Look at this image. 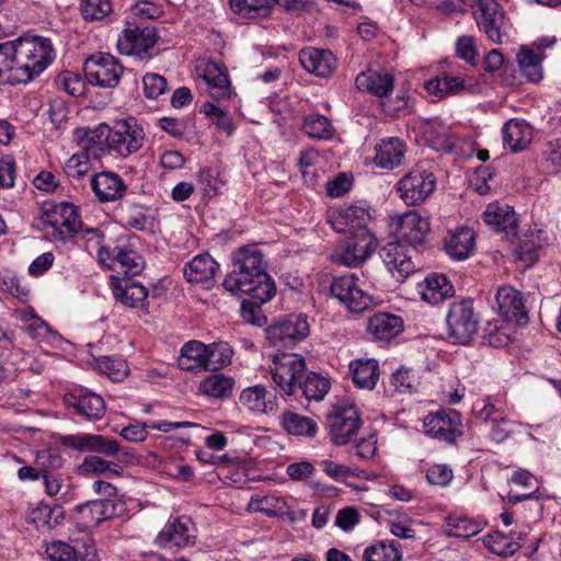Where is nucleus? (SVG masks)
I'll use <instances>...</instances> for the list:
<instances>
[{
    "instance_id": "1",
    "label": "nucleus",
    "mask_w": 561,
    "mask_h": 561,
    "mask_svg": "<svg viewBox=\"0 0 561 561\" xmlns=\"http://www.w3.org/2000/svg\"><path fill=\"white\" fill-rule=\"evenodd\" d=\"M232 271L224 279V288L236 296L247 295L242 300L243 319L252 324L262 325L265 317L260 316L261 305L270 301L276 286L266 273L262 251L242 247L232 253Z\"/></svg>"
},
{
    "instance_id": "2",
    "label": "nucleus",
    "mask_w": 561,
    "mask_h": 561,
    "mask_svg": "<svg viewBox=\"0 0 561 561\" xmlns=\"http://www.w3.org/2000/svg\"><path fill=\"white\" fill-rule=\"evenodd\" d=\"M59 443L73 451L94 454L87 456L79 465L80 474L112 478L122 477L124 473L119 462L128 456V453L116 439L99 434L79 433L64 435Z\"/></svg>"
},
{
    "instance_id": "3",
    "label": "nucleus",
    "mask_w": 561,
    "mask_h": 561,
    "mask_svg": "<svg viewBox=\"0 0 561 561\" xmlns=\"http://www.w3.org/2000/svg\"><path fill=\"white\" fill-rule=\"evenodd\" d=\"M37 230H41L48 240L70 242L82 230L79 207L69 202H43Z\"/></svg>"
},
{
    "instance_id": "4",
    "label": "nucleus",
    "mask_w": 561,
    "mask_h": 561,
    "mask_svg": "<svg viewBox=\"0 0 561 561\" xmlns=\"http://www.w3.org/2000/svg\"><path fill=\"white\" fill-rule=\"evenodd\" d=\"M477 9L474 20L478 28L496 45L507 43L512 23L496 0H473Z\"/></svg>"
},
{
    "instance_id": "5",
    "label": "nucleus",
    "mask_w": 561,
    "mask_h": 561,
    "mask_svg": "<svg viewBox=\"0 0 561 561\" xmlns=\"http://www.w3.org/2000/svg\"><path fill=\"white\" fill-rule=\"evenodd\" d=\"M437 179L430 168L416 164L397 184L399 197L408 206L424 203L435 191Z\"/></svg>"
},
{
    "instance_id": "6",
    "label": "nucleus",
    "mask_w": 561,
    "mask_h": 561,
    "mask_svg": "<svg viewBox=\"0 0 561 561\" xmlns=\"http://www.w3.org/2000/svg\"><path fill=\"white\" fill-rule=\"evenodd\" d=\"M449 336L459 344H469L478 333L480 318L470 298L454 301L446 316Z\"/></svg>"
},
{
    "instance_id": "7",
    "label": "nucleus",
    "mask_w": 561,
    "mask_h": 561,
    "mask_svg": "<svg viewBox=\"0 0 561 561\" xmlns=\"http://www.w3.org/2000/svg\"><path fill=\"white\" fill-rule=\"evenodd\" d=\"M157 30L150 25H135L123 31L117 39V49L122 55L138 59H150L156 55Z\"/></svg>"
},
{
    "instance_id": "8",
    "label": "nucleus",
    "mask_w": 561,
    "mask_h": 561,
    "mask_svg": "<svg viewBox=\"0 0 561 561\" xmlns=\"http://www.w3.org/2000/svg\"><path fill=\"white\" fill-rule=\"evenodd\" d=\"M354 274L334 277L330 285L332 297L337 299L350 312L363 313L375 305L371 295L358 286Z\"/></svg>"
},
{
    "instance_id": "9",
    "label": "nucleus",
    "mask_w": 561,
    "mask_h": 561,
    "mask_svg": "<svg viewBox=\"0 0 561 561\" xmlns=\"http://www.w3.org/2000/svg\"><path fill=\"white\" fill-rule=\"evenodd\" d=\"M88 83L100 88H115L124 72V67L110 55L99 53L90 56L83 66Z\"/></svg>"
},
{
    "instance_id": "10",
    "label": "nucleus",
    "mask_w": 561,
    "mask_h": 561,
    "mask_svg": "<svg viewBox=\"0 0 561 561\" xmlns=\"http://www.w3.org/2000/svg\"><path fill=\"white\" fill-rule=\"evenodd\" d=\"M327 425L331 440L339 446L346 445L357 434L362 420L353 404L334 407L327 415Z\"/></svg>"
},
{
    "instance_id": "11",
    "label": "nucleus",
    "mask_w": 561,
    "mask_h": 561,
    "mask_svg": "<svg viewBox=\"0 0 561 561\" xmlns=\"http://www.w3.org/2000/svg\"><path fill=\"white\" fill-rule=\"evenodd\" d=\"M306 370V360L297 354H280L274 357L272 378L275 385L286 394L296 396L297 386Z\"/></svg>"
},
{
    "instance_id": "12",
    "label": "nucleus",
    "mask_w": 561,
    "mask_h": 561,
    "mask_svg": "<svg viewBox=\"0 0 561 561\" xmlns=\"http://www.w3.org/2000/svg\"><path fill=\"white\" fill-rule=\"evenodd\" d=\"M123 504L110 500H93L78 504L72 513V518L79 530H88L101 523L119 516Z\"/></svg>"
},
{
    "instance_id": "13",
    "label": "nucleus",
    "mask_w": 561,
    "mask_h": 561,
    "mask_svg": "<svg viewBox=\"0 0 561 561\" xmlns=\"http://www.w3.org/2000/svg\"><path fill=\"white\" fill-rule=\"evenodd\" d=\"M371 219L370 208L364 204H352L333 209L328 215V222L339 233L357 236L369 232L367 225Z\"/></svg>"
},
{
    "instance_id": "14",
    "label": "nucleus",
    "mask_w": 561,
    "mask_h": 561,
    "mask_svg": "<svg viewBox=\"0 0 561 561\" xmlns=\"http://www.w3.org/2000/svg\"><path fill=\"white\" fill-rule=\"evenodd\" d=\"M196 528L187 516L169 519L163 529L157 535L154 542L163 549L181 550L196 543Z\"/></svg>"
},
{
    "instance_id": "15",
    "label": "nucleus",
    "mask_w": 561,
    "mask_h": 561,
    "mask_svg": "<svg viewBox=\"0 0 561 561\" xmlns=\"http://www.w3.org/2000/svg\"><path fill=\"white\" fill-rule=\"evenodd\" d=\"M267 339L274 346L291 347L309 334V323L306 314H289L266 330Z\"/></svg>"
},
{
    "instance_id": "16",
    "label": "nucleus",
    "mask_w": 561,
    "mask_h": 561,
    "mask_svg": "<svg viewBox=\"0 0 561 561\" xmlns=\"http://www.w3.org/2000/svg\"><path fill=\"white\" fill-rule=\"evenodd\" d=\"M425 433L438 440L454 443L461 432V415L453 409H440L423 420Z\"/></svg>"
},
{
    "instance_id": "17",
    "label": "nucleus",
    "mask_w": 561,
    "mask_h": 561,
    "mask_svg": "<svg viewBox=\"0 0 561 561\" xmlns=\"http://www.w3.org/2000/svg\"><path fill=\"white\" fill-rule=\"evenodd\" d=\"M64 403L70 413H75L85 421H99L106 412L104 399L84 388H76L67 392Z\"/></svg>"
},
{
    "instance_id": "18",
    "label": "nucleus",
    "mask_w": 561,
    "mask_h": 561,
    "mask_svg": "<svg viewBox=\"0 0 561 561\" xmlns=\"http://www.w3.org/2000/svg\"><path fill=\"white\" fill-rule=\"evenodd\" d=\"M144 131L131 121H118L111 126L107 151L119 157H128L137 152L144 145Z\"/></svg>"
},
{
    "instance_id": "19",
    "label": "nucleus",
    "mask_w": 561,
    "mask_h": 561,
    "mask_svg": "<svg viewBox=\"0 0 561 561\" xmlns=\"http://www.w3.org/2000/svg\"><path fill=\"white\" fill-rule=\"evenodd\" d=\"M391 226L400 242H405L412 248L424 244L431 231L428 219L415 210L392 217Z\"/></svg>"
},
{
    "instance_id": "20",
    "label": "nucleus",
    "mask_w": 561,
    "mask_h": 561,
    "mask_svg": "<svg viewBox=\"0 0 561 561\" xmlns=\"http://www.w3.org/2000/svg\"><path fill=\"white\" fill-rule=\"evenodd\" d=\"M378 247V241L371 232L352 236L341 249L336 250L333 260L347 267H356L366 261Z\"/></svg>"
},
{
    "instance_id": "21",
    "label": "nucleus",
    "mask_w": 561,
    "mask_h": 561,
    "mask_svg": "<svg viewBox=\"0 0 561 561\" xmlns=\"http://www.w3.org/2000/svg\"><path fill=\"white\" fill-rule=\"evenodd\" d=\"M499 312L506 321L526 324L528 312L523 294L510 285L501 286L495 295Z\"/></svg>"
},
{
    "instance_id": "22",
    "label": "nucleus",
    "mask_w": 561,
    "mask_h": 561,
    "mask_svg": "<svg viewBox=\"0 0 561 561\" xmlns=\"http://www.w3.org/2000/svg\"><path fill=\"white\" fill-rule=\"evenodd\" d=\"M90 186L100 203L122 199L128 188L122 176L112 171H101L92 175Z\"/></svg>"
},
{
    "instance_id": "23",
    "label": "nucleus",
    "mask_w": 561,
    "mask_h": 561,
    "mask_svg": "<svg viewBox=\"0 0 561 561\" xmlns=\"http://www.w3.org/2000/svg\"><path fill=\"white\" fill-rule=\"evenodd\" d=\"M413 249H408L400 241L389 242L380 249L379 255L391 272H397L402 278L414 273L416 266L412 261Z\"/></svg>"
},
{
    "instance_id": "24",
    "label": "nucleus",
    "mask_w": 561,
    "mask_h": 561,
    "mask_svg": "<svg viewBox=\"0 0 561 561\" xmlns=\"http://www.w3.org/2000/svg\"><path fill=\"white\" fill-rule=\"evenodd\" d=\"M484 222L496 232H503L507 237L517 234V215L514 208L499 202L491 203L482 214Z\"/></svg>"
},
{
    "instance_id": "25",
    "label": "nucleus",
    "mask_w": 561,
    "mask_h": 561,
    "mask_svg": "<svg viewBox=\"0 0 561 561\" xmlns=\"http://www.w3.org/2000/svg\"><path fill=\"white\" fill-rule=\"evenodd\" d=\"M299 61L305 70L321 78L330 77L337 68V58L329 49L304 48Z\"/></svg>"
},
{
    "instance_id": "26",
    "label": "nucleus",
    "mask_w": 561,
    "mask_h": 561,
    "mask_svg": "<svg viewBox=\"0 0 561 561\" xmlns=\"http://www.w3.org/2000/svg\"><path fill=\"white\" fill-rule=\"evenodd\" d=\"M111 289L115 300L129 308H144L148 289L139 282L111 276Z\"/></svg>"
},
{
    "instance_id": "27",
    "label": "nucleus",
    "mask_w": 561,
    "mask_h": 561,
    "mask_svg": "<svg viewBox=\"0 0 561 561\" xmlns=\"http://www.w3.org/2000/svg\"><path fill=\"white\" fill-rule=\"evenodd\" d=\"M404 330L403 319L390 312H376L367 322V332L376 341L389 343Z\"/></svg>"
},
{
    "instance_id": "28",
    "label": "nucleus",
    "mask_w": 561,
    "mask_h": 561,
    "mask_svg": "<svg viewBox=\"0 0 561 561\" xmlns=\"http://www.w3.org/2000/svg\"><path fill=\"white\" fill-rule=\"evenodd\" d=\"M111 126L101 123L94 128L78 127L73 130V140L79 148L94 151L96 157L101 158L107 151Z\"/></svg>"
},
{
    "instance_id": "29",
    "label": "nucleus",
    "mask_w": 561,
    "mask_h": 561,
    "mask_svg": "<svg viewBox=\"0 0 561 561\" xmlns=\"http://www.w3.org/2000/svg\"><path fill=\"white\" fill-rule=\"evenodd\" d=\"M41 460L42 468L37 470V480L43 481L45 492L49 496L57 495L62 488V478L56 471L62 465V459L57 454L37 451V461Z\"/></svg>"
},
{
    "instance_id": "30",
    "label": "nucleus",
    "mask_w": 561,
    "mask_h": 561,
    "mask_svg": "<svg viewBox=\"0 0 561 561\" xmlns=\"http://www.w3.org/2000/svg\"><path fill=\"white\" fill-rule=\"evenodd\" d=\"M375 151V164L381 169L392 170L403 163L407 145L399 137H388L376 145Z\"/></svg>"
},
{
    "instance_id": "31",
    "label": "nucleus",
    "mask_w": 561,
    "mask_h": 561,
    "mask_svg": "<svg viewBox=\"0 0 561 561\" xmlns=\"http://www.w3.org/2000/svg\"><path fill=\"white\" fill-rule=\"evenodd\" d=\"M474 247L476 233L468 227H458L455 230H450L444 241V249L447 255L456 261L469 257Z\"/></svg>"
},
{
    "instance_id": "32",
    "label": "nucleus",
    "mask_w": 561,
    "mask_h": 561,
    "mask_svg": "<svg viewBox=\"0 0 561 561\" xmlns=\"http://www.w3.org/2000/svg\"><path fill=\"white\" fill-rule=\"evenodd\" d=\"M218 270L219 264L208 253H204L185 264L183 274L188 283L205 284L208 287Z\"/></svg>"
},
{
    "instance_id": "33",
    "label": "nucleus",
    "mask_w": 561,
    "mask_h": 561,
    "mask_svg": "<svg viewBox=\"0 0 561 561\" xmlns=\"http://www.w3.org/2000/svg\"><path fill=\"white\" fill-rule=\"evenodd\" d=\"M504 145L514 153L524 151L531 142L534 129L525 119L514 118L502 128Z\"/></svg>"
},
{
    "instance_id": "34",
    "label": "nucleus",
    "mask_w": 561,
    "mask_h": 561,
    "mask_svg": "<svg viewBox=\"0 0 561 561\" xmlns=\"http://www.w3.org/2000/svg\"><path fill=\"white\" fill-rule=\"evenodd\" d=\"M240 402L254 412L272 413L277 408V397L274 390H267L262 385H256L242 390Z\"/></svg>"
},
{
    "instance_id": "35",
    "label": "nucleus",
    "mask_w": 561,
    "mask_h": 561,
    "mask_svg": "<svg viewBox=\"0 0 561 561\" xmlns=\"http://www.w3.org/2000/svg\"><path fill=\"white\" fill-rule=\"evenodd\" d=\"M207 352V344L195 340L188 341L181 348L179 367L187 371L209 370Z\"/></svg>"
},
{
    "instance_id": "36",
    "label": "nucleus",
    "mask_w": 561,
    "mask_h": 561,
    "mask_svg": "<svg viewBox=\"0 0 561 561\" xmlns=\"http://www.w3.org/2000/svg\"><path fill=\"white\" fill-rule=\"evenodd\" d=\"M419 291L424 301L437 305L455 295L453 284L443 274H432L419 285Z\"/></svg>"
},
{
    "instance_id": "37",
    "label": "nucleus",
    "mask_w": 561,
    "mask_h": 561,
    "mask_svg": "<svg viewBox=\"0 0 561 561\" xmlns=\"http://www.w3.org/2000/svg\"><path fill=\"white\" fill-rule=\"evenodd\" d=\"M480 417L489 430L490 438L495 443L504 442L511 433V421L505 413L495 408L493 403L484 404L480 411Z\"/></svg>"
},
{
    "instance_id": "38",
    "label": "nucleus",
    "mask_w": 561,
    "mask_h": 561,
    "mask_svg": "<svg viewBox=\"0 0 561 561\" xmlns=\"http://www.w3.org/2000/svg\"><path fill=\"white\" fill-rule=\"evenodd\" d=\"M352 379L357 388L371 390L379 380V364L374 358H357L350 363Z\"/></svg>"
},
{
    "instance_id": "39",
    "label": "nucleus",
    "mask_w": 561,
    "mask_h": 561,
    "mask_svg": "<svg viewBox=\"0 0 561 561\" xmlns=\"http://www.w3.org/2000/svg\"><path fill=\"white\" fill-rule=\"evenodd\" d=\"M355 85L358 90L367 91L376 96L385 98L392 92L393 77L390 73H382L375 70L360 72L355 78Z\"/></svg>"
},
{
    "instance_id": "40",
    "label": "nucleus",
    "mask_w": 561,
    "mask_h": 561,
    "mask_svg": "<svg viewBox=\"0 0 561 561\" xmlns=\"http://www.w3.org/2000/svg\"><path fill=\"white\" fill-rule=\"evenodd\" d=\"M424 88L430 94L444 99L462 93L466 90V81L462 76L443 72L426 81Z\"/></svg>"
},
{
    "instance_id": "41",
    "label": "nucleus",
    "mask_w": 561,
    "mask_h": 561,
    "mask_svg": "<svg viewBox=\"0 0 561 561\" xmlns=\"http://www.w3.org/2000/svg\"><path fill=\"white\" fill-rule=\"evenodd\" d=\"M236 381L232 377L221 373L207 376L199 382V393L216 400H225L232 396Z\"/></svg>"
},
{
    "instance_id": "42",
    "label": "nucleus",
    "mask_w": 561,
    "mask_h": 561,
    "mask_svg": "<svg viewBox=\"0 0 561 561\" xmlns=\"http://www.w3.org/2000/svg\"><path fill=\"white\" fill-rule=\"evenodd\" d=\"M122 219L126 227L147 234H153L159 227L156 217L149 215L144 206L137 204L128 205L123 213Z\"/></svg>"
},
{
    "instance_id": "43",
    "label": "nucleus",
    "mask_w": 561,
    "mask_h": 561,
    "mask_svg": "<svg viewBox=\"0 0 561 561\" xmlns=\"http://www.w3.org/2000/svg\"><path fill=\"white\" fill-rule=\"evenodd\" d=\"M204 80L206 81L209 93L216 100L228 99L231 95V85L226 70L221 69L216 62H208L205 67Z\"/></svg>"
},
{
    "instance_id": "44",
    "label": "nucleus",
    "mask_w": 561,
    "mask_h": 561,
    "mask_svg": "<svg viewBox=\"0 0 561 561\" xmlns=\"http://www.w3.org/2000/svg\"><path fill=\"white\" fill-rule=\"evenodd\" d=\"M282 427L290 435L313 437L317 434V423L298 413L286 411L280 417Z\"/></svg>"
},
{
    "instance_id": "45",
    "label": "nucleus",
    "mask_w": 561,
    "mask_h": 561,
    "mask_svg": "<svg viewBox=\"0 0 561 561\" xmlns=\"http://www.w3.org/2000/svg\"><path fill=\"white\" fill-rule=\"evenodd\" d=\"M116 271L124 274L123 279L139 275L145 267V260L137 251L129 247H116Z\"/></svg>"
},
{
    "instance_id": "46",
    "label": "nucleus",
    "mask_w": 561,
    "mask_h": 561,
    "mask_svg": "<svg viewBox=\"0 0 561 561\" xmlns=\"http://www.w3.org/2000/svg\"><path fill=\"white\" fill-rule=\"evenodd\" d=\"M330 390V381L316 373H306L297 386V393L300 392L307 400L320 401Z\"/></svg>"
},
{
    "instance_id": "47",
    "label": "nucleus",
    "mask_w": 561,
    "mask_h": 561,
    "mask_svg": "<svg viewBox=\"0 0 561 561\" xmlns=\"http://www.w3.org/2000/svg\"><path fill=\"white\" fill-rule=\"evenodd\" d=\"M515 533L506 535L502 531H494L483 538L484 546L494 554L511 557L520 548V542L515 540Z\"/></svg>"
},
{
    "instance_id": "48",
    "label": "nucleus",
    "mask_w": 561,
    "mask_h": 561,
    "mask_svg": "<svg viewBox=\"0 0 561 561\" xmlns=\"http://www.w3.org/2000/svg\"><path fill=\"white\" fill-rule=\"evenodd\" d=\"M302 130L310 138L318 140H331L335 128L332 122L324 115L309 114L304 118Z\"/></svg>"
},
{
    "instance_id": "49",
    "label": "nucleus",
    "mask_w": 561,
    "mask_h": 561,
    "mask_svg": "<svg viewBox=\"0 0 561 561\" xmlns=\"http://www.w3.org/2000/svg\"><path fill=\"white\" fill-rule=\"evenodd\" d=\"M11 57L28 66L34 73L35 70V35L26 33L9 42Z\"/></svg>"
},
{
    "instance_id": "50",
    "label": "nucleus",
    "mask_w": 561,
    "mask_h": 561,
    "mask_svg": "<svg viewBox=\"0 0 561 561\" xmlns=\"http://www.w3.org/2000/svg\"><path fill=\"white\" fill-rule=\"evenodd\" d=\"M396 541H378L365 548L364 561H401L402 553Z\"/></svg>"
},
{
    "instance_id": "51",
    "label": "nucleus",
    "mask_w": 561,
    "mask_h": 561,
    "mask_svg": "<svg viewBox=\"0 0 561 561\" xmlns=\"http://www.w3.org/2000/svg\"><path fill=\"white\" fill-rule=\"evenodd\" d=\"M94 151L81 149L75 152L66 162L65 171L68 176L81 179L92 168V161L99 160Z\"/></svg>"
},
{
    "instance_id": "52",
    "label": "nucleus",
    "mask_w": 561,
    "mask_h": 561,
    "mask_svg": "<svg viewBox=\"0 0 561 561\" xmlns=\"http://www.w3.org/2000/svg\"><path fill=\"white\" fill-rule=\"evenodd\" d=\"M424 136L430 145L437 151H451L454 142L445 126L437 122H427L424 126Z\"/></svg>"
},
{
    "instance_id": "53",
    "label": "nucleus",
    "mask_w": 561,
    "mask_h": 561,
    "mask_svg": "<svg viewBox=\"0 0 561 561\" xmlns=\"http://www.w3.org/2000/svg\"><path fill=\"white\" fill-rule=\"evenodd\" d=\"M231 10L244 18L265 16L271 9V0H229Z\"/></svg>"
},
{
    "instance_id": "54",
    "label": "nucleus",
    "mask_w": 561,
    "mask_h": 561,
    "mask_svg": "<svg viewBox=\"0 0 561 561\" xmlns=\"http://www.w3.org/2000/svg\"><path fill=\"white\" fill-rule=\"evenodd\" d=\"M517 62L528 81L538 82L542 78L540 60L534 50L523 47L517 54Z\"/></svg>"
},
{
    "instance_id": "55",
    "label": "nucleus",
    "mask_w": 561,
    "mask_h": 561,
    "mask_svg": "<svg viewBox=\"0 0 561 561\" xmlns=\"http://www.w3.org/2000/svg\"><path fill=\"white\" fill-rule=\"evenodd\" d=\"M207 347L209 370H218L231 364L233 351L227 342H214L207 344Z\"/></svg>"
},
{
    "instance_id": "56",
    "label": "nucleus",
    "mask_w": 561,
    "mask_h": 561,
    "mask_svg": "<svg viewBox=\"0 0 561 561\" xmlns=\"http://www.w3.org/2000/svg\"><path fill=\"white\" fill-rule=\"evenodd\" d=\"M447 534L457 538H469L481 531L480 524L466 516H449L446 519Z\"/></svg>"
},
{
    "instance_id": "57",
    "label": "nucleus",
    "mask_w": 561,
    "mask_h": 561,
    "mask_svg": "<svg viewBox=\"0 0 561 561\" xmlns=\"http://www.w3.org/2000/svg\"><path fill=\"white\" fill-rule=\"evenodd\" d=\"M417 383V376L412 368L400 366L389 378L391 394L411 392Z\"/></svg>"
},
{
    "instance_id": "58",
    "label": "nucleus",
    "mask_w": 561,
    "mask_h": 561,
    "mask_svg": "<svg viewBox=\"0 0 561 561\" xmlns=\"http://www.w3.org/2000/svg\"><path fill=\"white\" fill-rule=\"evenodd\" d=\"M65 519V511L61 505H49L44 502L37 504V529H53Z\"/></svg>"
},
{
    "instance_id": "59",
    "label": "nucleus",
    "mask_w": 561,
    "mask_h": 561,
    "mask_svg": "<svg viewBox=\"0 0 561 561\" xmlns=\"http://www.w3.org/2000/svg\"><path fill=\"white\" fill-rule=\"evenodd\" d=\"M56 84L64 89L69 95L78 98L82 96L87 90V79L83 78L80 73L72 71H64L58 75L56 80Z\"/></svg>"
},
{
    "instance_id": "60",
    "label": "nucleus",
    "mask_w": 561,
    "mask_h": 561,
    "mask_svg": "<svg viewBox=\"0 0 561 561\" xmlns=\"http://www.w3.org/2000/svg\"><path fill=\"white\" fill-rule=\"evenodd\" d=\"M540 251V245L534 240L523 239L515 248V257L523 268H528L539 260Z\"/></svg>"
},
{
    "instance_id": "61",
    "label": "nucleus",
    "mask_w": 561,
    "mask_h": 561,
    "mask_svg": "<svg viewBox=\"0 0 561 561\" xmlns=\"http://www.w3.org/2000/svg\"><path fill=\"white\" fill-rule=\"evenodd\" d=\"M98 368L113 381L122 380L128 373V365L122 358L102 356L96 359Z\"/></svg>"
},
{
    "instance_id": "62",
    "label": "nucleus",
    "mask_w": 561,
    "mask_h": 561,
    "mask_svg": "<svg viewBox=\"0 0 561 561\" xmlns=\"http://www.w3.org/2000/svg\"><path fill=\"white\" fill-rule=\"evenodd\" d=\"M0 288L8 291L22 304H26L31 299V288L18 276H1Z\"/></svg>"
},
{
    "instance_id": "63",
    "label": "nucleus",
    "mask_w": 561,
    "mask_h": 561,
    "mask_svg": "<svg viewBox=\"0 0 561 561\" xmlns=\"http://www.w3.org/2000/svg\"><path fill=\"white\" fill-rule=\"evenodd\" d=\"M81 14L87 21L102 20L112 12L110 0H81Z\"/></svg>"
},
{
    "instance_id": "64",
    "label": "nucleus",
    "mask_w": 561,
    "mask_h": 561,
    "mask_svg": "<svg viewBox=\"0 0 561 561\" xmlns=\"http://www.w3.org/2000/svg\"><path fill=\"white\" fill-rule=\"evenodd\" d=\"M46 557L49 561H76V548L65 541L57 540L46 546Z\"/></svg>"
}]
</instances>
